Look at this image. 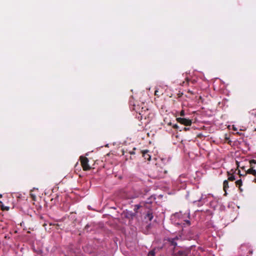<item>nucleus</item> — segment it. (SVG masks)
<instances>
[{
  "label": "nucleus",
  "instance_id": "1",
  "mask_svg": "<svg viewBox=\"0 0 256 256\" xmlns=\"http://www.w3.org/2000/svg\"><path fill=\"white\" fill-rule=\"evenodd\" d=\"M82 165V166L83 169L84 170H87L90 169V166L88 165V158L86 157L80 156V158Z\"/></svg>",
  "mask_w": 256,
  "mask_h": 256
},
{
  "label": "nucleus",
  "instance_id": "2",
  "mask_svg": "<svg viewBox=\"0 0 256 256\" xmlns=\"http://www.w3.org/2000/svg\"><path fill=\"white\" fill-rule=\"evenodd\" d=\"M177 121L185 126H190L192 124V120L189 119H186L182 118H176Z\"/></svg>",
  "mask_w": 256,
  "mask_h": 256
},
{
  "label": "nucleus",
  "instance_id": "3",
  "mask_svg": "<svg viewBox=\"0 0 256 256\" xmlns=\"http://www.w3.org/2000/svg\"><path fill=\"white\" fill-rule=\"evenodd\" d=\"M206 198V196H204L202 194H201L198 200H195L193 202V203L198 206H202L204 203V200Z\"/></svg>",
  "mask_w": 256,
  "mask_h": 256
},
{
  "label": "nucleus",
  "instance_id": "4",
  "mask_svg": "<svg viewBox=\"0 0 256 256\" xmlns=\"http://www.w3.org/2000/svg\"><path fill=\"white\" fill-rule=\"evenodd\" d=\"M246 173L252 174L256 177V170L254 169V166H250V168L247 170Z\"/></svg>",
  "mask_w": 256,
  "mask_h": 256
},
{
  "label": "nucleus",
  "instance_id": "5",
  "mask_svg": "<svg viewBox=\"0 0 256 256\" xmlns=\"http://www.w3.org/2000/svg\"><path fill=\"white\" fill-rule=\"evenodd\" d=\"M148 150H145L143 152V156L144 157V159L147 160H150V156L148 154Z\"/></svg>",
  "mask_w": 256,
  "mask_h": 256
},
{
  "label": "nucleus",
  "instance_id": "6",
  "mask_svg": "<svg viewBox=\"0 0 256 256\" xmlns=\"http://www.w3.org/2000/svg\"><path fill=\"white\" fill-rule=\"evenodd\" d=\"M228 182L227 180H225L223 183L224 190L226 192V189L228 188Z\"/></svg>",
  "mask_w": 256,
  "mask_h": 256
},
{
  "label": "nucleus",
  "instance_id": "7",
  "mask_svg": "<svg viewBox=\"0 0 256 256\" xmlns=\"http://www.w3.org/2000/svg\"><path fill=\"white\" fill-rule=\"evenodd\" d=\"M186 252L182 250H179L178 252V256H186Z\"/></svg>",
  "mask_w": 256,
  "mask_h": 256
},
{
  "label": "nucleus",
  "instance_id": "8",
  "mask_svg": "<svg viewBox=\"0 0 256 256\" xmlns=\"http://www.w3.org/2000/svg\"><path fill=\"white\" fill-rule=\"evenodd\" d=\"M228 180L230 181H234L236 180V178L234 176L231 174L228 176Z\"/></svg>",
  "mask_w": 256,
  "mask_h": 256
},
{
  "label": "nucleus",
  "instance_id": "9",
  "mask_svg": "<svg viewBox=\"0 0 256 256\" xmlns=\"http://www.w3.org/2000/svg\"><path fill=\"white\" fill-rule=\"evenodd\" d=\"M155 256V252L154 250H152L150 251L148 254V256Z\"/></svg>",
  "mask_w": 256,
  "mask_h": 256
},
{
  "label": "nucleus",
  "instance_id": "10",
  "mask_svg": "<svg viewBox=\"0 0 256 256\" xmlns=\"http://www.w3.org/2000/svg\"><path fill=\"white\" fill-rule=\"evenodd\" d=\"M170 242H171V244L172 245L174 246H176L177 244L176 243V242H175V239H172L170 240Z\"/></svg>",
  "mask_w": 256,
  "mask_h": 256
},
{
  "label": "nucleus",
  "instance_id": "11",
  "mask_svg": "<svg viewBox=\"0 0 256 256\" xmlns=\"http://www.w3.org/2000/svg\"><path fill=\"white\" fill-rule=\"evenodd\" d=\"M237 186H241L242 185V182L241 180H238L236 182Z\"/></svg>",
  "mask_w": 256,
  "mask_h": 256
},
{
  "label": "nucleus",
  "instance_id": "12",
  "mask_svg": "<svg viewBox=\"0 0 256 256\" xmlns=\"http://www.w3.org/2000/svg\"><path fill=\"white\" fill-rule=\"evenodd\" d=\"M250 166H253V164H256V160H251L250 162Z\"/></svg>",
  "mask_w": 256,
  "mask_h": 256
},
{
  "label": "nucleus",
  "instance_id": "13",
  "mask_svg": "<svg viewBox=\"0 0 256 256\" xmlns=\"http://www.w3.org/2000/svg\"><path fill=\"white\" fill-rule=\"evenodd\" d=\"M147 216H148V219L150 220H152L153 216H152V214H150V213H148L147 214Z\"/></svg>",
  "mask_w": 256,
  "mask_h": 256
},
{
  "label": "nucleus",
  "instance_id": "14",
  "mask_svg": "<svg viewBox=\"0 0 256 256\" xmlns=\"http://www.w3.org/2000/svg\"><path fill=\"white\" fill-rule=\"evenodd\" d=\"M190 221L188 220H184V224H186L187 226H190Z\"/></svg>",
  "mask_w": 256,
  "mask_h": 256
},
{
  "label": "nucleus",
  "instance_id": "15",
  "mask_svg": "<svg viewBox=\"0 0 256 256\" xmlns=\"http://www.w3.org/2000/svg\"><path fill=\"white\" fill-rule=\"evenodd\" d=\"M185 115V112L184 110H182L180 112V116H183Z\"/></svg>",
  "mask_w": 256,
  "mask_h": 256
},
{
  "label": "nucleus",
  "instance_id": "16",
  "mask_svg": "<svg viewBox=\"0 0 256 256\" xmlns=\"http://www.w3.org/2000/svg\"><path fill=\"white\" fill-rule=\"evenodd\" d=\"M173 127L175 128H178V126L177 124H174Z\"/></svg>",
  "mask_w": 256,
  "mask_h": 256
},
{
  "label": "nucleus",
  "instance_id": "17",
  "mask_svg": "<svg viewBox=\"0 0 256 256\" xmlns=\"http://www.w3.org/2000/svg\"><path fill=\"white\" fill-rule=\"evenodd\" d=\"M233 130H237V128H236L234 126H233Z\"/></svg>",
  "mask_w": 256,
  "mask_h": 256
},
{
  "label": "nucleus",
  "instance_id": "18",
  "mask_svg": "<svg viewBox=\"0 0 256 256\" xmlns=\"http://www.w3.org/2000/svg\"><path fill=\"white\" fill-rule=\"evenodd\" d=\"M158 90H156V91H155V94H156V95H157V94H158Z\"/></svg>",
  "mask_w": 256,
  "mask_h": 256
},
{
  "label": "nucleus",
  "instance_id": "19",
  "mask_svg": "<svg viewBox=\"0 0 256 256\" xmlns=\"http://www.w3.org/2000/svg\"><path fill=\"white\" fill-rule=\"evenodd\" d=\"M188 130V128H184V130Z\"/></svg>",
  "mask_w": 256,
  "mask_h": 256
},
{
  "label": "nucleus",
  "instance_id": "20",
  "mask_svg": "<svg viewBox=\"0 0 256 256\" xmlns=\"http://www.w3.org/2000/svg\"><path fill=\"white\" fill-rule=\"evenodd\" d=\"M254 182H256V178H254Z\"/></svg>",
  "mask_w": 256,
  "mask_h": 256
},
{
  "label": "nucleus",
  "instance_id": "21",
  "mask_svg": "<svg viewBox=\"0 0 256 256\" xmlns=\"http://www.w3.org/2000/svg\"><path fill=\"white\" fill-rule=\"evenodd\" d=\"M174 239H175V240H176V239H178V238H174Z\"/></svg>",
  "mask_w": 256,
  "mask_h": 256
},
{
  "label": "nucleus",
  "instance_id": "22",
  "mask_svg": "<svg viewBox=\"0 0 256 256\" xmlns=\"http://www.w3.org/2000/svg\"><path fill=\"white\" fill-rule=\"evenodd\" d=\"M174 239H175V240H176V239H178V238H174Z\"/></svg>",
  "mask_w": 256,
  "mask_h": 256
},
{
  "label": "nucleus",
  "instance_id": "23",
  "mask_svg": "<svg viewBox=\"0 0 256 256\" xmlns=\"http://www.w3.org/2000/svg\"><path fill=\"white\" fill-rule=\"evenodd\" d=\"M0 196H2V195H0Z\"/></svg>",
  "mask_w": 256,
  "mask_h": 256
},
{
  "label": "nucleus",
  "instance_id": "24",
  "mask_svg": "<svg viewBox=\"0 0 256 256\" xmlns=\"http://www.w3.org/2000/svg\"><path fill=\"white\" fill-rule=\"evenodd\" d=\"M254 114L256 115V114Z\"/></svg>",
  "mask_w": 256,
  "mask_h": 256
}]
</instances>
